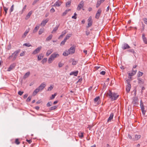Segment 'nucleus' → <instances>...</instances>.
Wrapping results in <instances>:
<instances>
[{
  "label": "nucleus",
  "instance_id": "obj_1",
  "mask_svg": "<svg viewBox=\"0 0 147 147\" xmlns=\"http://www.w3.org/2000/svg\"><path fill=\"white\" fill-rule=\"evenodd\" d=\"M107 94L112 100H116L119 96L117 93L112 92L110 90H109V92H107Z\"/></svg>",
  "mask_w": 147,
  "mask_h": 147
},
{
  "label": "nucleus",
  "instance_id": "obj_2",
  "mask_svg": "<svg viewBox=\"0 0 147 147\" xmlns=\"http://www.w3.org/2000/svg\"><path fill=\"white\" fill-rule=\"evenodd\" d=\"M46 86V85L45 84L42 83L34 91L33 94V95L35 96L38 92L42 91Z\"/></svg>",
  "mask_w": 147,
  "mask_h": 147
},
{
  "label": "nucleus",
  "instance_id": "obj_3",
  "mask_svg": "<svg viewBox=\"0 0 147 147\" xmlns=\"http://www.w3.org/2000/svg\"><path fill=\"white\" fill-rule=\"evenodd\" d=\"M84 5V2L82 1H81L78 5L77 9V10L78 11L80 10L83 7Z\"/></svg>",
  "mask_w": 147,
  "mask_h": 147
},
{
  "label": "nucleus",
  "instance_id": "obj_4",
  "mask_svg": "<svg viewBox=\"0 0 147 147\" xmlns=\"http://www.w3.org/2000/svg\"><path fill=\"white\" fill-rule=\"evenodd\" d=\"M42 47L41 46H40L32 52V54L33 55H36L39 52L41 49Z\"/></svg>",
  "mask_w": 147,
  "mask_h": 147
},
{
  "label": "nucleus",
  "instance_id": "obj_5",
  "mask_svg": "<svg viewBox=\"0 0 147 147\" xmlns=\"http://www.w3.org/2000/svg\"><path fill=\"white\" fill-rule=\"evenodd\" d=\"M92 18L91 16H90L88 20V24L87 26V28H88L90 27L92 24Z\"/></svg>",
  "mask_w": 147,
  "mask_h": 147
},
{
  "label": "nucleus",
  "instance_id": "obj_6",
  "mask_svg": "<svg viewBox=\"0 0 147 147\" xmlns=\"http://www.w3.org/2000/svg\"><path fill=\"white\" fill-rule=\"evenodd\" d=\"M20 51L19 50L16 51H15L12 54V55H13V58L12 59L13 61H14L16 59Z\"/></svg>",
  "mask_w": 147,
  "mask_h": 147
},
{
  "label": "nucleus",
  "instance_id": "obj_7",
  "mask_svg": "<svg viewBox=\"0 0 147 147\" xmlns=\"http://www.w3.org/2000/svg\"><path fill=\"white\" fill-rule=\"evenodd\" d=\"M102 10L101 9H99L98 10L97 13L96 14V15L95 16V18L97 19H98L100 16Z\"/></svg>",
  "mask_w": 147,
  "mask_h": 147
},
{
  "label": "nucleus",
  "instance_id": "obj_8",
  "mask_svg": "<svg viewBox=\"0 0 147 147\" xmlns=\"http://www.w3.org/2000/svg\"><path fill=\"white\" fill-rule=\"evenodd\" d=\"M136 71H137L136 70H132L131 72H128V74L129 76V77H128L130 79H131V77L135 75L136 74Z\"/></svg>",
  "mask_w": 147,
  "mask_h": 147
},
{
  "label": "nucleus",
  "instance_id": "obj_9",
  "mask_svg": "<svg viewBox=\"0 0 147 147\" xmlns=\"http://www.w3.org/2000/svg\"><path fill=\"white\" fill-rule=\"evenodd\" d=\"M75 48L74 46L71 47L68 50L70 54H73L75 52Z\"/></svg>",
  "mask_w": 147,
  "mask_h": 147
},
{
  "label": "nucleus",
  "instance_id": "obj_10",
  "mask_svg": "<svg viewBox=\"0 0 147 147\" xmlns=\"http://www.w3.org/2000/svg\"><path fill=\"white\" fill-rule=\"evenodd\" d=\"M59 55L56 53H54L52 54L50 56L54 60L55 58L59 57Z\"/></svg>",
  "mask_w": 147,
  "mask_h": 147
},
{
  "label": "nucleus",
  "instance_id": "obj_11",
  "mask_svg": "<svg viewBox=\"0 0 147 147\" xmlns=\"http://www.w3.org/2000/svg\"><path fill=\"white\" fill-rule=\"evenodd\" d=\"M130 48V46L126 43H125L123 45L122 47V49L123 50L129 49Z\"/></svg>",
  "mask_w": 147,
  "mask_h": 147
},
{
  "label": "nucleus",
  "instance_id": "obj_12",
  "mask_svg": "<svg viewBox=\"0 0 147 147\" xmlns=\"http://www.w3.org/2000/svg\"><path fill=\"white\" fill-rule=\"evenodd\" d=\"M16 65V64L15 63H13L11 64L9 67L7 69V71H10L12 70Z\"/></svg>",
  "mask_w": 147,
  "mask_h": 147
},
{
  "label": "nucleus",
  "instance_id": "obj_13",
  "mask_svg": "<svg viewBox=\"0 0 147 147\" xmlns=\"http://www.w3.org/2000/svg\"><path fill=\"white\" fill-rule=\"evenodd\" d=\"M131 85L130 83H127V85L126 86V91L128 93L130 91L131 88Z\"/></svg>",
  "mask_w": 147,
  "mask_h": 147
},
{
  "label": "nucleus",
  "instance_id": "obj_14",
  "mask_svg": "<svg viewBox=\"0 0 147 147\" xmlns=\"http://www.w3.org/2000/svg\"><path fill=\"white\" fill-rule=\"evenodd\" d=\"M30 29L29 28H28V29H27L25 32H24V34L22 36V37L23 38H25L27 35V34L29 32L30 30Z\"/></svg>",
  "mask_w": 147,
  "mask_h": 147
},
{
  "label": "nucleus",
  "instance_id": "obj_15",
  "mask_svg": "<svg viewBox=\"0 0 147 147\" xmlns=\"http://www.w3.org/2000/svg\"><path fill=\"white\" fill-rule=\"evenodd\" d=\"M67 32L66 30H65L63 31L61 34L59 36L58 38L59 39H60L63 37V36H65V34Z\"/></svg>",
  "mask_w": 147,
  "mask_h": 147
},
{
  "label": "nucleus",
  "instance_id": "obj_16",
  "mask_svg": "<svg viewBox=\"0 0 147 147\" xmlns=\"http://www.w3.org/2000/svg\"><path fill=\"white\" fill-rule=\"evenodd\" d=\"M49 21L48 19H46L45 20H43L41 23V26H44Z\"/></svg>",
  "mask_w": 147,
  "mask_h": 147
},
{
  "label": "nucleus",
  "instance_id": "obj_17",
  "mask_svg": "<svg viewBox=\"0 0 147 147\" xmlns=\"http://www.w3.org/2000/svg\"><path fill=\"white\" fill-rule=\"evenodd\" d=\"M142 38L144 42L146 44H147V40L146 38L145 37V34L144 33H143L142 34Z\"/></svg>",
  "mask_w": 147,
  "mask_h": 147
},
{
  "label": "nucleus",
  "instance_id": "obj_18",
  "mask_svg": "<svg viewBox=\"0 0 147 147\" xmlns=\"http://www.w3.org/2000/svg\"><path fill=\"white\" fill-rule=\"evenodd\" d=\"M33 11H30L27 14V16H26L25 18V19L26 20L28 19L30 16L31 14L32 13Z\"/></svg>",
  "mask_w": 147,
  "mask_h": 147
},
{
  "label": "nucleus",
  "instance_id": "obj_19",
  "mask_svg": "<svg viewBox=\"0 0 147 147\" xmlns=\"http://www.w3.org/2000/svg\"><path fill=\"white\" fill-rule=\"evenodd\" d=\"M78 71H75L71 72L70 73V75H74L75 76H77L78 73Z\"/></svg>",
  "mask_w": 147,
  "mask_h": 147
},
{
  "label": "nucleus",
  "instance_id": "obj_20",
  "mask_svg": "<svg viewBox=\"0 0 147 147\" xmlns=\"http://www.w3.org/2000/svg\"><path fill=\"white\" fill-rule=\"evenodd\" d=\"M61 4V3L59 0H58L54 4V5L55 6L59 7L60 6Z\"/></svg>",
  "mask_w": 147,
  "mask_h": 147
},
{
  "label": "nucleus",
  "instance_id": "obj_21",
  "mask_svg": "<svg viewBox=\"0 0 147 147\" xmlns=\"http://www.w3.org/2000/svg\"><path fill=\"white\" fill-rule=\"evenodd\" d=\"M102 2H103L101 1H100V0H98L96 4V7L98 8L100 6L101 3Z\"/></svg>",
  "mask_w": 147,
  "mask_h": 147
},
{
  "label": "nucleus",
  "instance_id": "obj_22",
  "mask_svg": "<svg viewBox=\"0 0 147 147\" xmlns=\"http://www.w3.org/2000/svg\"><path fill=\"white\" fill-rule=\"evenodd\" d=\"M113 113H111V114L109 117V118L108 119L107 121L108 122L111 121V120L113 119Z\"/></svg>",
  "mask_w": 147,
  "mask_h": 147
},
{
  "label": "nucleus",
  "instance_id": "obj_23",
  "mask_svg": "<svg viewBox=\"0 0 147 147\" xmlns=\"http://www.w3.org/2000/svg\"><path fill=\"white\" fill-rule=\"evenodd\" d=\"M100 99V97L99 96H98L95 98L94 100V101L95 102V103L96 102L97 104H99V101H98V100Z\"/></svg>",
  "mask_w": 147,
  "mask_h": 147
},
{
  "label": "nucleus",
  "instance_id": "obj_24",
  "mask_svg": "<svg viewBox=\"0 0 147 147\" xmlns=\"http://www.w3.org/2000/svg\"><path fill=\"white\" fill-rule=\"evenodd\" d=\"M53 51V50L52 49H51L47 50L46 54L47 56H49Z\"/></svg>",
  "mask_w": 147,
  "mask_h": 147
},
{
  "label": "nucleus",
  "instance_id": "obj_25",
  "mask_svg": "<svg viewBox=\"0 0 147 147\" xmlns=\"http://www.w3.org/2000/svg\"><path fill=\"white\" fill-rule=\"evenodd\" d=\"M30 72L29 71L27 72L26 74L24 75L23 78H28L30 75Z\"/></svg>",
  "mask_w": 147,
  "mask_h": 147
},
{
  "label": "nucleus",
  "instance_id": "obj_26",
  "mask_svg": "<svg viewBox=\"0 0 147 147\" xmlns=\"http://www.w3.org/2000/svg\"><path fill=\"white\" fill-rule=\"evenodd\" d=\"M141 136L140 135H135V138L134 140H139L141 137Z\"/></svg>",
  "mask_w": 147,
  "mask_h": 147
},
{
  "label": "nucleus",
  "instance_id": "obj_27",
  "mask_svg": "<svg viewBox=\"0 0 147 147\" xmlns=\"http://www.w3.org/2000/svg\"><path fill=\"white\" fill-rule=\"evenodd\" d=\"M70 54V52H69L68 50L67 51L64 52L63 53V55L65 56H66Z\"/></svg>",
  "mask_w": 147,
  "mask_h": 147
},
{
  "label": "nucleus",
  "instance_id": "obj_28",
  "mask_svg": "<svg viewBox=\"0 0 147 147\" xmlns=\"http://www.w3.org/2000/svg\"><path fill=\"white\" fill-rule=\"evenodd\" d=\"M71 35L72 34H68L66 35L65 38L64 39L67 40L69 38Z\"/></svg>",
  "mask_w": 147,
  "mask_h": 147
},
{
  "label": "nucleus",
  "instance_id": "obj_29",
  "mask_svg": "<svg viewBox=\"0 0 147 147\" xmlns=\"http://www.w3.org/2000/svg\"><path fill=\"white\" fill-rule=\"evenodd\" d=\"M43 56L42 54H39L38 56V61L40 60L43 57Z\"/></svg>",
  "mask_w": 147,
  "mask_h": 147
},
{
  "label": "nucleus",
  "instance_id": "obj_30",
  "mask_svg": "<svg viewBox=\"0 0 147 147\" xmlns=\"http://www.w3.org/2000/svg\"><path fill=\"white\" fill-rule=\"evenodd\" d=\"M39 26H36L35 28L34 29L33 31V33H35L39 29Z\"/></svg>",
  "mask_w": 147,
  "mask_h": 147
},
{
  "label": "nucleus",
  "instance_id": "obj_31",
  "mask_svg": "<svg viewBox=\"0 0 147 147\" xmlns=\"http://www.w3.org/2000/svg\"><path fill=\"white\" fill-rule=\"evenodd\" d=\"M52 37L53 35L52 34L50 35L47 38L46 40L49 41L50 40L52 39Z\"/></svg>",
  "mask_w": 147,
  "mask_h": 147
},
{
  "label": "nucleus",
  "instance_id": "obj_32",
  "mask_svg": "<svg viewBox=\"0 0 147 147\" xmlns=\"http://www.w3.org/2000/svg\"><path fill=\"white\" fill-rule=\"evenodd\" d=\"M44 31V28H40L39 31L38 32V34L39 35L41 34Z\"/></svg>",
  "mask_w": 147,
  "mask_h": 147
},
{
  "label": "nucleus",
  "instance_id": "obj_33",
  "mask_svg": "<svg viewBox=\"0 0 147 147\" xmlns=\"http://www.w3.org/2000/svg\"><path fill=\"white\" fill-rule=\"evenodd\" d=\"M54 59L50 56L48 60V63H51Z\"/></svg>",
  "mask_w": 147,
  "mask_h": 147
},
{
  "label": "nucleus",
  "instance_id": "obj_34",
  "mask_svg": "<svg viewBox=\"0 0 147 147\" xmlns=\"http://www.w3.org/2000/svg\"><path fill=\"white\" fill-rule=\"evenodd\" d=\"M58 28V26H56L55 27L52 31V32L51 33H54L57 30Z\"/></svg>",
  "mask_w": 147,
  "mask_h": 147
},
{
  "label": "nucleus",
  "instance_id": "obj_35",
  "mask_svg": "<svg viewBox=\"0 0 147 147\" xmlns=\"http://www.w3.org/2000/svg\"><path fill=\"white\" fill-rule=\"evenodd\" d=\"M70 9H69L68 10H66L64 12L63 14H62V16H65L66 14L67 13V12L69 11H70Z\"/></svg>",
  "mask_w": 147,
  "mask_h": 147
},
{
  "label": "nucleus",
  "instance_id": "obj_36",
  "mask_svg": "<svg viewBox=\"0 0 147 147\" xmlns=\"http://www.w3.org/2000/svg\"><path fill=\"white\" fill-rule=\"evenodd\" d=\"M3 8L4 11L5 12V15H6L7 13V11L8 10V8L4 6H3Z\"/></svg>",
  "mask_w": 147,
  "mask_h": 147
},
{
  "label": "nucleus",
  "instance_id": "obj_37",
  "mask_svg": "<svg viewBox=\"0 0 147 147\" xmlns=\"http://www.w3.org/2000/svg\"><path fill=\"white\" fill-rule=\"evenodd\" d=\"M66 40L65 39H64L63 40L61 41L60 43V45L61 46H63L64 45L65 42H66Z\"/></svg>",
  "mask_w": 147,
  "mask_h": 147
},
{
  "label": "nucleus",
  "instance_id": "obj_38",
  "mask_svg": "<svg viewBox=\"0 0 147 147\" xmlns=\"http://www.w3.org/2000/svg\"><path fill=\"white\" fill-rule=\"evenodd\" d=\"M78 135L79 137L82 138L83 137V133L80 132L78 133Z\"/></svg>",
  "mask_w": 147,
  "mask_h": 147
},
{
  "label": "nucleus",
  "instance_id": "obj_39",
  "mask_svg": "<svg viewBox=\"0 0 147 147\" xmlns=\"http://www.w3.org/2000/svg\"><path fill=\"white\" fill-rule=\"evenodd\" d=\"M14 5L13 4V5L9 9V11L10 13L13 11V10L14 9Z\"/></svg>",
  "mask_w": 147,
  "mask_h": 147
},
{
  "label": "nucleus",
  "instance_id": "obj_40",
  "mask_svg": "<svg viewBox=\"0 0 147 147\" xmlns=\"http://www.w3.org/2000/svg\"><path fill=\"white\" fill-rule=\"evenodd\" d=\"M47 60V59L46 58H44L42 61L41 62L42 63L44 64L45 63H46Z\"/></svg>",
  "mask_w": 147,
  "mask_h": 147
},
{
  "label": "nucleus",
  "instance_id": "obj_41",
  "mask_svg": "<svg viewBox=\"0 0 147 147\" xmlns=\"http://www.w3.org/2000/svg\"><path fill=\"white\" fill-rule=\"evenodd\" d=\"M143 73L141 71H139L138 74L137 75L138 77H140L142 76L143 74Z\"/></svg>",
  "mask_w": 147,
  "mask_h": 147
},
{
  "label": "nucleus",
  "instance_id": "obj_42",
  "mask_svg": "<svg viewBox=\"0 0 147 147\" xmlns=\"http://www.w3.org/2000/svg\"><path fill=\"white\" fill-rule=\"evenodd\" d=\"M71 2L70 1H69L67 2L66 3V7H69L71 4Z\"/></svg>",
  "mask_w": 147,
  "mask_h": 147
},
{
  "label": "nucleus",
  "instance_id": "obj_43",
  "mask_svg": "<svg viewBox=\"0 0 147 147\" xmlns=\"http://www.w3.org/2000/svg\"><path fill=\"white\" fill-rule=\"evenodd\" d=\"M57 107L56 106H54L53 107H51L50 108V110H54Z\"/></svg>",
  "mask_w": 147,
  "mask_h": 147
},
{
  "label": "nucleus",
  "instance_id": "obj_44",
  "mask_svg": "<svg viewBox=\"0 0 147 147\" xmlns=\"http://www.w3.org/2000/svg\"><path fill=\"white\" fill-rule=\"evenodd\" d=\"M127 51L129 52L132 53L133 54H134L135 53L133 49H129L127 50Z\"/></svg>",
  "mask_w": 147,
  "mask_h": 147
},
{
  "label": "nucleus",
  "instance_id": "obj_45",
  "mask_svg": "<svg viewBox=\"0 0 147 147\" xmlns=\"http://www.w3.org/2000/svg\"><path fill=\"white\" fill-rule=\"evenodd\" d=\"M53 86L52 85H51L48 88V91H51L53 88Z\"/></svg>",
  "mask_w": 147,
  "mask_h": 147
},
{
  "label": "nucleus",
  "instance_id": "obj_46",
  "mask_svg": "<svg viewBox=\"0 0 147 147\" xmlns=\"http://www.w3.org/2000/svg\"><path fill=\"white\" fill-rule=\"evenodd\" d=\"M23 46H26L27 47L32 46V45L30 44L27 43H25L24 44Z\"/></svg>",
  "mask_w": 147,
  "mask_h": 147
},
{
  "label": "nucleus",
  "instance_id": "obj_47",
  "mask_svg": "<svg viewBox=\"0 0 147 147\" xmlns=\"http://www.w3.org/2000/svg\"><path fill=\"white\" fill-rule=\"evenodd\" d=\"M32 98V97L30 96H29L28 98H27V99L26 100V101L28 102H29L30 101L31 99Z\"/></svg>",
  "mask_w": 147,
  "mask_h": 147
},
{
  "label": "nucleus",
  "instance_id": "obj_48",
  "mask_svg": "<svg viewBox=\"0 0 147 147\" xmlns=\"http://www.w3.org/2000/svg\"><path fill=\"white\" fill-rule=\"evenodd\" d=\"M56 95V93H55L54 94L52 95L51 97V99L52 100V99H54Z\"/></svg>",
  "mask_w": 147,
  "mask_h": 147
},
{
  "label": "nucleus",
  "instance_id": "obj_49",
  "mask_svg": "<svg viewBox=\"0 0 147 147\" xmlns=\"http://www.w3.org/2000/svg\"><path fill=\"white\" fill-rule=\"evenodd\" d=\"M15 143L17 144H20V142L19 141V140L18 139H16L15 140Z\"/></svg>",
  "mask_w": 147,
  "mask_h": 147
},
{
  "label": "nucleus",
  "instance_id": "obj_50",
  "mask_svg": "<svg viewBox=\"0 0 147 147\" xmlns=\"http://www.w3.org/2000/svg\"><path fill=\"white\" fill-rule=\"evenodd\" d=\"M143 20L145 24L147 25V19L146 18H144Z\"/></svg>",
  "mask_w": 147,
  "mask_h": 147
},
{
  "label": "nucleus",
  "instance_id": "obj_51",
  "mask_svg": "<svg viewBox=\"0 0 147 147\" xmlns=\"http://www.w3.org/2000/svg\"><path fill=\"white\" fill-rule=\"evenodd\" d=\"M63 64L61 63V62H59L58 64V66L59 67H61L63 66Z\"/></svg>",
  "mask_w": 147,
  "mask_h": 147
},
{
  "label": "nucleus",
  "instance_id": "obj_52",
  "mask_svg": "<svg viewBox=\"0 0 147 147\" xmlns=\"http://www.w3.org/2000/svg\"><path fill=\"white\" fill-rule=\"evenodd\" d=\"M47 107H50L52 105V102H49L47 105Z\"/></svg>",
  "mask_w": 147,
  "mask_h": 147
},
{
  "label": "nucleus",
  "instance_id": "obj_53",
  "mask_svg": "<svg viewBox=\"0 0 147 147\" xmlns=\"http://www.w3.org/2000/svg\"><path fill=\"white\" fill-rule=\"evenodd\" d=\"M77 63V61H73L72 62V65H75Z\"/></svg>",
  "mask_w": 147,
  "mask_h": 147
},
{
  "label": "nucleus",
  "instance_id": "obj_54",
  "mask_svg": "<svg viewBox=\"0 0 147 147\" xmlns=\"http://www.w3.org/2000/svg\"><path fill=\"white\" fill-rule=\"evenodd\" d=\"M39 0H34L32 3V5H34Z\"/></svg>",
  "mask_w": 147,
  "mask_h": 147
},
{
  "label": "nucleus",
  "instance_id": "obj_55",
  "mask_svg": "<svg viewBox=\"0 0 147 147\" xmlns=\"http://www.w3.org/2000/svg\"><path fill=\"white\" fill-rule=\"evenodd\" d=\"M105 73H106L105 71H102L100 72V74L101 75H104L105 74Z\"/></svg>",
  "mask_w": 147,
  "mask_h": 147
},
{
  "label": "nucleus",
  "instance_id": "obj_56",
  "mask_svg": "<svg viewBox=\"0 0 147 147\" xmlns=\"http://www.w3.org/2000/svg\"><path fill=\"white\" fill-rule=\"evenodd\" d=\"M50 11L51 12L53 13L55 12V10L53 8H52L51 9Z\"/></svg>",
  "mask_w": 147,
  "mask_h": 147
},
{
  "label": "nucleus",
  "instance_id": "obj_57",
  "mask_svg": "<svg viewBox=\"0 0 147 147\" xmlns=\"http://www.w3.org/2000/svg\"><path fill=\"white\" fill-rule=\"evenodd\" d=\"M25 53L24 51L22 52L20 54V56H23L24 55Z\"/></svg>",
  "mask_w": 147,
  "mask_h": 147
},
{
  "label": "nucleus",
  "instance_id": "obj_58",
  "mask_svg": "<svg viewBox=\"0 0 147 147\" xmlns=\"http://www.w3.org/2000/svg\"><path fill=\"white\" fill-rule=\"evenodd\" d=\"M86 35L88 36L90 34V32L88 31H86Z\"/></svg>",
  "mask_w": 147,
  "mask_h": 147
},
{
  "label": "nucleus",
  "instance_id": "obj_59",
  "mask_svg": "<svg viewBox=\"0 0 147 147\" xmlns=\"http://www.w3.org/2000/svg\"><path fill=\"white\" fill-rule=\"evenodd\" d=\"M23 92H22V91H19L18 92V94L20 95H21L23 94Z\"/></svg>",
  "mask_w": 147,
  "mask_h": 147
},
{
  "label": "nucleus",
  "instance_id": "obj_60",
  "mask_svg": "<svg viewBox=\"0 0 147 147\" xmlns=\"http://www.w3.org/2000/svg\"><path fill=\"white\" fill-rule=\"evenodd\" d=\"M141 109H144V106L143 104H140Z\"/></svg>",
  "mask_w": 147,
  "mask_h": 147
},
{
  "label": "nucleus",
  "instance_id": "obj_61",
  "mask_svg": "<svg viewBox=\"0 0 147 147\" xmlns=\"http://www.w3.org/2000/svg\"><path fill=\"white\" fill-rule=\"evenodd\" d=\"M26 141L27 142H28L29 144H30L32 142V141L30 140H27Z\"/></svg>",
  "mask_w": 147,
  "mask_h": 147
},
{
  "label": "nucleus",
  "instance_id": "obj_62",
  "mask_svg": "<svg viewBox=\"0 0 147 147\" xmlns=\"http://www.w3.org/2000/svg\"><path fill=\"white\" fill-rule=\"evenodd\" d=\"M144 109H141L142 113L144 115L145 113V111L144 110Z\"/></svg>",
  "mask_w": 147,
  "mask_h": 147
},
{
  "label": "nucleus",
  "instance_id": "obj_63",
  "mask_svg": "<svg viewBox=\"0 0 147 147\" xmlns=\"http://www.w3.org/2000/svg\"><path fill=\"white\" fill-rule=\"evenodd\" d=\"M28 96L27 94H26L24 96V98H26Z\"/></svg>",
  "mask_w": 147,
  "mask_h": 147
},
{
  "label": "nucleus",
  "instance_id": "obj_64",
  "mask_svg": "<svg viewBox=\"0 0 147 147\" xmlns=\"http://www.w3.org/2000/svg\"><path fill=\"white\" fill-rule=\"evenodd\" d=\"M72 19H76L77 18V17L75 16H73L72 17Z\"/></svg>",
  "mask_w": 147,
  "mask_h": 147
}]
</instances>
